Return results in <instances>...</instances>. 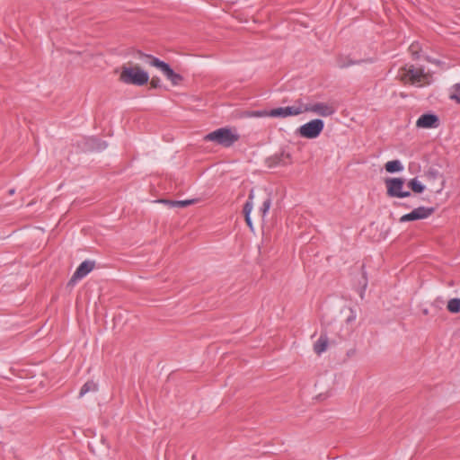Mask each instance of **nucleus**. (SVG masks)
Masks as SVG:
<instances>
[{"instance_id":"nucleus-1","label":"nucleus","mask_w":460,"mask_h":460,"mask_svg":"<svg viewBox=\"0 0 460 460\" xmlns=\"http://www.w3.org/2000/svg\"><path fill=\"white\" fill-rule=\"evenodd\" d=\"M119 81L125 84L142 86L149 81V75L138 65H123L120 67Z\"/></svg>"},{"instance_id":"nucleus-2","label":"nucleus","mask_w":460,"mask_h":460,"mask_svg":"<svg viewBox=\"0 0 460 460\" xmlns=\"http://www.w3.org/2000/svg\"><path fill=\"white\" fill-rule=\"evenodd\" d=\"M398 76L403 83L417 86L429 84V75L425 74L422 68H416L412 65L402 67Z\"/></svg>"},{"instance_id":"nucleus-3","label":"nucleus","mask_w":460,"mask_h":460,"mask_svg":"<svg viewBox=\"0 0 460 460\" xmlns=\"http://www.w3.org/2000/svg\"><path fill=\"white\" fill-rule=\"evenodd\" d=\"M138 54L139 58H145L147 64L159 69L172 85H179L183 80V77L180 74L175 73L169 64L152 55L144 54L141 51H139Z\"/></svg>"},{"instance_id":"nucleus-4","label":"nucleus","mask_w":460,"mask_h":460,"mask_svg":"<svg viewBox=\"0 0 460 460\" xmlns=\"http://www.w3.org/2000/svg\"><path fill=\"white\" fill-rule=\"evenodd\" d=\"M239 139V135L228 128H220L204 137L205 141L215 142L225 147L233 146Z\"/></svg>"},{"instance_id":"nucleus-5","label":"nucleus","mask_w":460,"mask_h":460,"mask_svg":"<svg viewBox=\"0 0 460 460\" xmlns=\"http://www.w3.org/2000/svg\"><path fill=\"white\" fill-rule=\"evenodd\" d=\"M405 180L400 177L386 178L385 185L386 188V195L390 198L403 199L410 197L411 194L409 190H404Z\"/></svg>"},{"instance_id":"nucleus-6","label":"nucleus","mask_w":460,"mask_h":460,"mask_svg":"<svg viewBox=\"0 0 460 460\" xmlns=\"http://www.w3.org/2000/svg\"><path fill=\"white\" fill-rule=\"evenodd\" d=\"M324 128V122L321 119H314L300 126L296 134L307 139H314L320 136Z\"/></svg>"},{"instance_id":"nucleus-7","label":"nucleus","mask_w":460,"mask_h":460,"mask_svg":"<svg viewBox=\"0 0 460 460\" xmlns=\"http://www.w3.org/2000/svg\"><path fill=\"white\" fill-rule=\"evenodd\" d=\"M303 113V100L297 99L292 106L279 107L269 111V117L287 118L290 116H298Z\"/></svg>"},{"instance_id":"nucleus-8","label":"nucleus","mask_w":460,"mask_h":460,"mask_svg":"<svg viewBox=\"0 0 460 460\" xmlns=\"http://www.w3.org/2000/svg\"><path fill=\"white\" fill-rule=\"evenodd\" d=\"M336 111L332 104L325 102H315V103H304L303 102V113L313 112L322 117H329L334 114Z\"/></svg>"},{"instance_id":"nucleus-9","label":"nucleus","mask_w":460,"mask_h":460,"mask_svg":"<svg viewBox=\"0 0 460 460\" xmlns=\"http://www.w3.org/2000/svg\"><path fill=\"white\" fill-rule=\"evenodd\" d=\"M435 212L434 208L418 207L408 214L402 216L399 219L401 223L425 219Z\"/></svg>"},{"instance_id":"nucleus-10","label":"nucleus","mask_w":460,"mask_h":460,"mask_svg":"<svg viewBox=\"0 0 460 460\" xmlns=\"http://www.w3.org/2000/svg\"><path fill=\"white\" fill-rule=\"evenodd\" d=\"M94 268V261H83L75 270L73 276L69 279L67 285L75 286L76 282L83 278H84L87 274H89Z\"/></svg>"},{"instance_id":"nucleus-11","label":"nucleus","mask_w":460,"mask_h":460,"mask_svg":"<svg viewBox=\"0 0 460 460\" xmlns=\"http://www.w3.org/2000/svg\"><path fill=\"white\" fill-rule=\"evenodd\" d=\"M266 165L269 168H274L277 166H286L291 163V155L289 153L284 151L275 154L270 156L265 161Z\"/></svg>"},{"instance_id":"nucleus-12","label":"nucleus","mask_w":460,"mask_h":460,"mask_svg":"<svg viewBox=\"0 0 460 460\" xmlns=\"http://www.w3.org/2000/svg\"><path fill=\"white\" fill-rule=\"evenodd\" d=\"M438 124V117L432 113L422 114L416 121V127L419 128H435Z\"/></svg>"},{"instance_id":"nucleus-13","label":"nucleus","mask_w":460,"mask_h":460,"mask_svg":"<svg viewBox=\"0 0 460 460\" xmlns=\"http://www.w3.org/2000/svg\"><path fill=\"white\" fill-rule=\"evenodd\" d=\"M253 198H254V190H251V191L249 193L248 200L245 202V204L243 206V214H244V217H245V222L251 229H252L251 212L253 208V203H252Z\"/></svg>"},{"instance_id":"nucleus-14","label":"nucleus","mask_w":460,"mask_h":460,"mask_svg":"<svg viewBox=\"0 0 460 460\" xmlns=\"http://www.w3.org/2000/svg\"><path fill=\"white\" fill-rule=\"evenodd\" d=\"M328 342H329V340H328L327 333L325 332H322L319 339L314 344V351L317 355H321L322 353L326 351V349L328 348Z\"/></svg>"},{"instance_id":"nucleus-15","label":"nucleus","mask_w":460,"mask_h":460,"mask_svg":"<svg viewBox=\"0 0 460 460\" xmlns=\"http://www.w3.org/2000/svg\"><path fill=\"white\" fill-rule=\"evenodd\" d=\"M87 145L89 150L98 152L104 150L108 146V144L105 141H102L97 137L88 138Z\"/></svg>"},{"instance_id":"nucleus-16","label":"nucleus","mask_w":460,"mask_h":460,"mask_svg":"<svg viewBox=\"0 0 460 460\" xmlns=\"http://www.w3.org/2000/svg\"><path fill=\"white\" fill-rule=\"evenodd\" d=\"M385 169L389 173H394L399 172L403 170V165L402 164L401 161L399 160H392L388 161L385 164Z\"/></svg>"},{"instance_id":"nucleus-17","label":"nucleus","mask_w":460,"mask_h":460,"mask_svg":"<svg viewBox=\"0 0 460 460\" xmlns=\"http://www.w3.org/2000/svg\"><path fill=\"white\" fill-rule=\"evenodd\" d=\"M407 186L411 191L418 194L422 193L426 189L425 185L422 184L417 178L411 179L407 182Z\"/></svg>"},{"instance_id":"nucleus-18","label":"nucleus","mask_w":460,"mask_h":460,"mask_svg":"<svg viewBox=\"0 0 460 460\" xmlns=\"http://www.w3.org/2000/svg\"><path fill=\"white\" fill-rule=\"evenodd\" d=\"M160 202L168 204L172 208H175V207H177V208H185V207L194 203V200L193 199H185V200H166V199H163V200H160Z\"/></svg>"},{"instance_id":"nucleus-19","label":"nucleus","mask_w":460,"mask_h":460,"mask_svg":"<svg viewBox=\"0 0 460 460\" xmlns=\"http://www.w3.org/2000/svg\"><path fill=\"white\" fill-rule=\"evenodd\" d=\"M98 389V385L93 381H87L82 387L79 392V397H83L89 392H95Z\"/></svg>"},{"instance_id":"nucleus-20","label":"nucleus","mask_w":460,"mask_h":460,"mask_svg":"<svg viewBox=\"0 0 460 460\" xmlns=\"http://www.w3.org/2000/svg\"><path fill=\"white\" fill-rule=\"evenodd\" d=\"M447 309L452 314L460 313V298H451L448 300Z\"/></svg>"},{"instance_id":"nucleus-21","label":"nucleus","mask_w":460,"mask_h":460,"mask_svg":"<svg viewBox=\"0 0 460 460\" xmlns=\"http://www.w3.org/2000/svg\"><path fill=\"white\" fill-rule=\"evenodd\" d=\"M449 98L451 100L456 101L457 103L460 104V84H455L452 88L449 94Z\"/></svg>"},{"instance_id":"nucleus-22","label":"nucleus","mask_w":460,"mask_h":460,"mask_svg":"<svg viewBox=\"0 0 460 460\" xmlns=\"http://www.w3.org/2000/svg\"><path fill=\"white\" fill-rule=\"evenodd\" d=\"M271 206V198L267 196L263 200L261 207L260 208V213L262 217H265Z\"/></svg>"},{"instance_id":"nucleus-23","label":"nucleus","mask_w":460,"mask_h":460,"mask_svg":"<svg viewBox=\"0 0 460 460\" xmlns=\"http://www.w3.org/2000/svg\"><path fill=\"white\" fill-rule=\"evenodd\" d=\"M359 63H360V61H353L351 59L345 60V58H343L341 57L337 59V66L340 68H345L349 66L359 64Z\"/></svg>"},{"instance_id":"nucleus-24","label":"nucleus","mask_w":460,"mask_h":460,"mask_svg":"<svg viewBox=\"0 0 460 460\" xmlns=\"http://www.w3.org/2000/svg\"><path fill=\"white\" fill-rule=\"evenodd\" d=\"M251 116L256 118L269 117V111H254L251 113Z\"/></svg>"},{"instance_id":"nucleus-25","label":"nucleus","mask_w":460,"mask_h":460,"mask_svg":"<svg viewBox=\"0 0 460 460\" xmlns=\"http://www.w3.org/2000/svg\"><path fill=\"white\" fill-rule=\"evenodd\" d=\"M150 85L152 88H159L161 87V80L157 76H154L150 81Z\"/></svg>"},{"instance_id":"nucleus-26","label":"nucleus","mask_w":460,"mask_h":460,"mask_svg":"<svg viewBox=\"0 0 460 460\" xmlns=\"http://www.w3.org/2000/svg\"><path fill=\"white\" fill-rule=\"evenodd\" d=\"M410 51L411 52L412 56L414 58H419V54H418V44L417 43H412L410 48H409Z\"/></svg>"},{"instance_id":"nucleus-27","label":"nucleus","mask_w":460,"mask_h":460,"mask_svg":"<svg viewBox=\"0 0 460 460\" xmlns=\"http://www.w3.org/2000/svg\"><path fill=\"white\" fill-rule=\"evenodd\" d=\"M364 278V285H363V288H362V290L360 292V297L363 298L364 297V292H365V289L367 288V279L365 276H363Z\"/></svg>"},{"instance_id":"nucleus-28","label":"nucleus","mask_w":460,"mask_h":460,"mask_svg":"<svg viewBox=\"0 0 460 460\" xmlns=\"http://www.w3.org/2000/svg\"><path fill=\"white\" fill-rule=\"evenodd\" d=\"M429 175H431L432 177H437V175L438 174V172L437 170H430L429 172Z\"/></svg>"},{"instance_id":"nucleus-29","label":"nucleus","mask_w":460,"mask_h":460,"mask_svg":"<svg viewBox=\"0 0 460 460\" xmlns=\"http://www.w3.org/2000/svg\"><path fill=\"white\" fill-rule=\"evenodd\" d=\"M14 191H15V190H14V189H11V190H9V194H10V195H13V194L14 193Z\"/></svg>"}]
</instances>
